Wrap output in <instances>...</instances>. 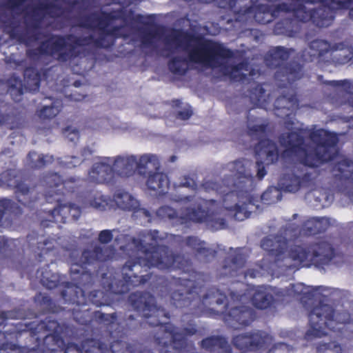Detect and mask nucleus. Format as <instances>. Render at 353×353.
Masks as SVG:
<instances>
[{
	"mask_svg": "<svg viewBox=\"0 0 353 353\" xmlns=\"http://www.w3.org/2000/svg\"><path fill=\"white\" fill-rule=\"evenodd\" d=\"M102 274L101 285L103 289L114 294H123L129 292L130 287H137L149 283L152 290L163 292L177 287L171 294L172 305L176 308L190 307L195 309L201 306L223 305L221 310L210 309V314L214 318H221L227 326L239 330L249 325L254 319L253 309L245 305L247 296L241 292L230 291L228 296L215 287L209 288L203 294V287L197 286L196 281L190 279L172 277L170 281L162 276L153 273L139 276L137 274L128 275L123 273L121 279L110 273Z\"/></svg>",
	"mask_w": 353,
	"mask_h": 353,
	"instance_id": "1",
	"label": "nucleus"
},
{
	"mask_svg": "<svg viewBox=\"0 0 353 353\" xmlns=\"http://www.w3.org/2000/svg\"><path fill=\"white\" fill-rule=\"evenodd\" d=\"M113 19L108 21L106 26L102 25L98 37L93 34L77 36L74 34H51L41 41L36 48L26 50V56L32 60H38L41 57H49L59 63L70 65L75 60L81 59L85 54L83 47L94 46L97 48H110L114 46L117 39L122 37L121 30L126 26L139 23L150 25L145 17L141 14H134L123 9L107 12ZM146 18L150 19L151 16Z\"/></svg>",
	"mask_w": 353,
	"mask_h": 353,
	"instance_id": "2",
	"label": "nucleus"
},
{
	"mask_svg": "<svg viewBox=\"0 0 353 353\" xmlns=\"http://www.w3.org/2000/svg\"><path fill=\"white\" fill-rule=\"evenodd\" d=\"M114 254L112 247L99 245H96L92 250L75 249L70 253V272L76 283H65L61 296L65 303L72 305L68 311L71 312L74 320L79 324H90V308H85L90 303L101 306L106 302V300H103L104 292L101 290H92L87 295V291L92 287L95 276L99 273L98 270L92 272L88 267L111 259Z\"/></svg>",
	"mask_w": 353,
	"mask_h": 353,
	"instance_id": "3",
	"label": "nucleus"
},
{
	"mask_svg": "<svg viewBox=\"0 0 353 353\" xmlns=\"http://www.w3.org/2000/svg\"><path fill=\"white\" fill-rule=\"evenodd\" d=\"M130 307L143 318L137 320L133 315H129L125 319L128 330H138L149 327H159L161 336H154L155 351L157 353H176L187 346V337L197 332L195 325H190L180 331L170 323L163 322V319L169 320L170 315L164 308L159 307L156 298L146 291L132 292L128 297Z\"/></svg>",
	"mask_w": 353,
	"mask_h": 353,
	"instance_id": "4",
	"label": "nucleus"
},
{
	"mask_svg": "<svg viewBox=\"0 0 353 353\" xmlns=\"http://www.w3.org/2000/svg\"><path fill=\"white\" fill-rule=\"evenodd\" d=\"M164 41L166 46L174 44L176 48H183L185 50H188L189 44L193 42L196 46L188 50L190 61L203 63L212 69L220 68L223 75L234 82L243 83L248 79L246 74L240 72L241 70H247L246 63L241 62L235 65H228L221 62V60L230 59L234 57L233 51L222 43L179 29L174 30Z\"/></svg>",
	"mask_w": 353,
	"mask_h": 353,
	"instance_id": "5",
	"label": "nucleus"
},
{
	"mask_svg": "<svg viewBox=\"0 0 353 353\" xmlns=\"http://www.w3.org/2000/svg\"><path fill=\"white\" fill-rule=\"evenodd\" d=\"M308 137L314 144L309 149L301 132L292 131L281 134L279 141L285 148L281 157L285 159L294 156L302 165L311 168H319L337 157L339 141L337 133L324 128L311 129L308 132Z\"/></svg>",
	"mask_w": 353,
	"mask_h": 353,
	"instance_id": "6",
	"label": "nucleus"
},
{
	"mask_svg": "<svg viewBox=\"0 0 353 353\" xmlns=\"http://www.w3.org/2000/svg\"><path fill=\"white\" fill-rule=\"evenodd\" d=\"M288 241L282 234L269 235L264 237L261 243V248L274 258L279 267L297 269L314 265L323 268L329 265L335 256V250L327 241L312 243L308 245H292L286 254Z\"/></svg>",
	"mask_w": 353,
	"mask_h": 353,
	"instance_id": "7",
	"label": "nucleus"
},
{
	"mask_svg": "<svg viewBox=\"0 0 353 353\" xmlns=\"http://www.w3.org/2000/svg\"><path fill=\"white\" fill-rule=\"evenodd\" d=\"M294 52L293 48L276 46L270 49L264 57L265 65L269 68L276 69L274 79L278 87L286 89L274 103L275 114L281 118L290 117L299 106V99L293 83L304 77V65L295 61L285 63Z\"/></svg>",
	"mask_w": 353,
	"mask_h": 353,
	"instance_id": "8",
	"label": "nucleus"
},
{
	"mask_svg": "<svg viewBox=\"0 0 353 353\" xmlns=\"http://www.w3.org/2000/svg\"><path fill=\"white\" fill-rule=\"evenodd\" d=\"M139 236L148 239L151 243H145L142 239L133 237L131 243L134 248L141 252L143 256H137L128 260L123 265L122 270L130 272L137 265L142 268H157L160 270H182L183 271L189 266L190 261L183 256L174 254L168 246L159 245L163 238L159 236L157 230L142 231Z\"/></svg>",
	"mask_w": 353,
	"mask_h": 353,
	"instance_id": "9",
	"label": "nucleus"
},
{
	"mask_svg": "<svg viewBox=\"0 0 353 353\" xmlns=\"http://www.w3.org/2000/svg\"><path fill=\"white\" fill-rule=\"evenodd\" d=\"M252 163L247 159L241 158L227 164L231 174L221 180V183L214 181H205L202 188L205 192L214 191L221 195L223 203L229 201L230 198L246 197L249 188L253 183L251 172Z\"/></svg>",
	"mask_w": 353,
	"mask_h": 353,
	"instance_id": "10",
	"label": "nucleus"
},
{
	"mask_svg": "<svg viewBox=\"0 0 353 353\" xmlns=\"http://www.w3.org/2000/svg\"><path fill=\"white\" fill-rule=\"evenodd\" d=\"M148 163H152L154 166L159 165L155 154H145L139 161L135 156L117 157L113 165L103 162L95 163L88 172V179L95 183L112 184L117 175L127 174L125 170L131 171L134 167L139 173L144 174Z\"/></svg>",
	"mask_w": 353,
	"mask_h": 353,
	"instance_id": "11",
	"label": "nucleus"
},
{
	"mask_svg": "<svg viewBox=\"0 0 353 353\" xmlns=\"http://www.w3.org/2000/svg\"><path fill=\"white\" fill-rule=\"evenodd\" d=\"M25 327L26 331L23 334L28 332L35 342L32 348V352L57 353L65 345L61 336L62 327L57 321L52 319L51 317H46L40 321L26 323Z\"/></svg>",
	"mask_w": 353,
	"mask_h": 353,
	"instance_id": "12",
	"label": "nucleus"
},
{
	"mask_svg": "<svg viewBox=\"0 0 353 353\" xmlns=\"http://www.w3.org/2000/svg\"><path fill=\"white\" fill-rule=\"evenodd\" d=\"M310 329L305 338H321L326 336L328 331H335L339 324H347L351 321V315L347 310L336 312L330 305L320 302L309 313Z\"/></svg>",
	"mask_w": 353,
	"mask_h": 353,
	"instance_id": "13",
	"label": "nucleus"
},
{
	"mask_svg": "<svg viewBox=\"0 0 353 353\" xmlns=\"http://www.w3.org/2000/svg\"><path fill=\"white\" fill-rule=\"evenodd\" d=\"M268 125L262 123L259 125H248V134L259 142L254 146L256 155L264 156L268 165L276 163L279 158V149L276 144L268 137Z\"/></svg>",
	"mask_w": 353,
	"mask_h": 353,
	"instance_id": "14",
	"label": "nucleus"
},
{
	"mask_svg": "<svg viewBox=\"0 0 353 353\" xmlns=\"http://www.w3.org/2000/svg\"><path fill=\"white\" fill-rule=\"evenodd\" d=\"M231 252L224 259L222 265L217 270V276L219 279L226 277H235L242 274L245 277L256 278L260 274V272L254 269H248L243 271L246 263V257L241 252V248L231 249Z\"/></svg>",
	"mask_w": 353,
	"mask_h": 353,
	"instance_id": "15",
	"label": "nucleus"
},
{
	"mask_svg": "<svg viewBox=\"0 0 353 353\" xmlns=\"http://www.w3.org/2000/svg\"><path fill=\"white\" fill-rule=\"evenodd\" d=\"M26 331L25 324L8 323L7 312L0 314V353H11L18 348L13 340L23 334Z\"/></svg>",
	"mask_w": 353,
	"mask_h": 353,
	"instance_id": "16",
	"label": "nucleus"
},
{
	"mask_svg": "<svg viewBox=\"0 0 353 353\" xmlns=\"http://www.w3.org/2000/svg\"><path fill=\"white\" fill-rule=\"evenodd\" d=\"M63 8L54 2L40 3L32 8L30 12L25 14V23L29 30H37L41 28L42 22L46 15L51 18L61 17Z\"/></svg>",
	"mask_w": 353,
	"mask_h": 353,
	"instance_id": "17",
	"label": "nucleus"
},
{
	"mask_svg": "<svg viewBox=\"0 0 353 353\" xmlns=\"http://www.w3.org/2000/svg\"><path fill=\"white\" fill-rule=\"evenodd\" d=\"M179 219H181V225L188 222L204 223L213 230H221L227 226L225 219L216 217L214 212L205 210L200 204L196 208H186Z\"/></svg>",
	"mask_w": 353,
	"mask_h": 353,
	"instance_id": "18",
	"label": "nucleus"
},
{
	"mask_svg": "<svg viewBox=\"0 0 353 353\" xmlns=\"http://www.w3.org/2000/svg\"><path fill=\"white\" fill-rule=\"evenodd\" d=\"M0 187L14 189L17 201L25 207L33 208L38 196H32L34 189L30 188L24 182L19 181L17 176L8 172L0 174Z\"/></svg>",
	"mask_w": 353,
	"mask_h": 353,
	"instance_id": "19",
	"label": "nucleus"
},
{
	"mask_svg": "<svg viewBox=\"0 0 353 353\" xmlns=\"http://www.w3.org/2000/svg\"><path fill=\"white\" fill-rule=\"evenodd\" d=\"M296 17L300 21H312L318 27H327L334 20V15L329 7L315 8L307 10L303 4H299L294 9Z\"/></svg>",
	"mask_w": 353,
	"mask_h": 353,
	"instance_id": "20",
	"label": "nucleus"
},
{
	"mask_svg": "<svg viewBox=\"0 0 353 353\" xmlns=\"http://www.w3.org/2000/svg\"><path fill=\"white\" fill-rule=\"evenodd\" d=\"M337 48L332 47L330 43L323 39H315L309 44V48L302 52L303 61L312 62L316 61L318 64L330 62L332 54L336 51Z\"/></svg>",
	"mask_w": 353,
	"mask_h": 353,
	"instance_id": "21",
	"label": "nucleus"
},
{
	"mask_svg": "<svg viewBox=\"0 0 353 353\" xmlns=\"http://www.w3.org/2000/svg\"><path fill=\"white\" fill-rule=\"evenodd\" d=\"M155 156L157 157V155ZM158 161H159V160H158ZM150 165L155 170H159L160 168V162H159L158 166H154L152 163H148L147 168L144 170V174H140L141 175L146 176V174L148 173L145 181L148 189L154 192V194L157 196L165 194L169 190L170 184L168 176L163 172H148L147 170L149 168Z\"/></svg>",
	"mask_w": 353,
	"mask_h": 353,
	"instance_id": "22",
	"label": "nucleus"
},
{
	"mask_svg": "<svg viewBox=\"0 0 353 353\" xmlns=\"http://www.w3.org/2000/svg\"><path fill=\"white\" fill-rule=\"evenodd\" d=\"M268 335L263 331L235 336L233 345L239 350L254 351L261 348L266 343Z\"/></svg>",
	"mask_w": 353,
	"mask_h": 353,
	"instance_id": "23",
	"label": "nucleus"
},
{
	"mask_svg": "<svg viewBox=\"0 0 353 353\" xmlns=\"http://www.w3.org/2000/svg\"><path fill=\"white\" fill-rule=\"evenodd\" d=\"M312 180L309 172L298 174L294 171L285 173L281 176L279 185L285 192L295 193L301 188L307 186Z\"/></svg>",
	"mask_w": 353,
	"mask_h": 353,
	"instance_id": "24",
	"label": "nucleus"
},
{
	"mask_svg": "<svg viewBox=\"0 0 353 353\" xmlns=\"http://www.w3.org/2000/svg\"><path fill=\"white\" fill-rule=\"evenodd\" d=\"M274 294H277L272 288L259 286L252 295V304L256 308L259 310L274 308L276 300Z\"/></svg>",
	"mask_w": 353,
	"mask_h": 353,
	"instance_id": "25",
	"label": "nucleus"
},
{
	"mask_svg": "<svg viewBox=\"0 0 353 353\" xmlns=\"http://www.w3.org/2000/svg\"><path fill=\"white\" fill-rule=\"evenodd\" d=\"M110 19L113 18L110 14H107V12H102L101 14L92 12L80 17L76 26L92 31L98 30L99 32L102 25L106 26Z\"/></svg>",
	"mask_w": 353,
	"mask_h": 353,
	"instance_id": "26",
	"label": "nucleus"
},
{
	"mask_svg": "<svg viewBox=\"0 0 353 353\" xmlns=\"http://www.w3.org/2000/svg\"><path fill=\"white\" fill-rule=\"evenodd\" d=\"M83 208L91 207L97 210L104 211L110 205L112 200L101 192L91 190L81 196Z\"/></svg>",
	"mask_w": 353,
	"mask_h": 353,
	"instance_id": "27",
	"label": "nucleus"
},
{
	"mask_svg": "<svg viewBox=\"0 0 353 353\" xmlns=\"http://www.w3.org/2000/svg\"><path fill=\"white\" fill-rule=\"evenodd\" d=\"M45 181L49 188L52 189L50 192L57 194V191L61 190L62 193L64 191L68 192H74L76 191L75 181H63L61 176L57 173H52L46 176Z\"/></svg>",
	"mask_w": 353,
	"mask_h": 353,
	"instance_id": "28",
	"label": "nucleus"
},
{
	"mask_svg": "<svg viewBox=\"0 0 353 353\" xmlns=\"http://www.w3.org/2000/svg\"><path fill=\"white\" fill-rule=\"evenodd\" d=\"M185 245L193 250L196 255L203 257L206 261L216 255V251L205 246V241H201L197 236H189L185 239Z\"/></svg>",
	"mask_w": 353,
	"mask_h": 353,
	"instance_id": "29",
	"label": "nucleus"
},
{
	"mask_svg": "<svg viewBox=\"0 0 353 353\" xmlns=\"http://www.w3.org/2000/svg\"><path fill=\"white\" fill-rule=\"evenodd\" d=\"M334 178L341 183L350 182L353 176V161L344 158L338 161L333 168Z\"/></svg>",
	"mask_w": 353,
	"mask_h": 353,
	"instance_id": "30",
	"label": "nucleus"
},
{
	"mask_svg": "<svg viewBox=\"0 0 353 353\" xmlns=\"http://www.w3.org/2000/svg\"><path fill=\"white\" fill-rule=\"evenodd\" d=\"M201 347L206 351L212 352L223 350L225 353H232V348L227 339L222 336H211L201 341Z\"/></svg>",
	"mask_w": 353,
	"mask_h": 353,
	"instance_id": "31",
	"label": "nucleus"
},
{
	"mask_svg": "<svg viewBox=\"0 0 353 353\" xmlns=\"http://www.w3.org/2000/svg\"><path fill=\"white\" fill-rule=\"evenodd\" d=\"M250 192V188H249L248 196L246 197L244 196L238 199L235 197L230 198L229 201L232 200L234 202V204L232 205H228L227 203L228 202L223 203L224 208L233 215L234 220L241 221L249 217L250 212L246 210V207L240 205L237 201L242 202L243 204H245L246 202L245 201H243V199H245L246 200H249Z\"/></svg>",
	"mask_w": 353,
	"mask_h": 353,
	"instance_id": "32",
	"label": "nucleus"
},
{
	"mask_svg": "<svg viewBox=\"0 0 353 353\" xmlns=\"http://www.w3.org/2000/svg\"><path fill=\"white\" fill-rule=\"evenodd\" d=\"M114 201L117 206L125 211H131L138 207V201L130 194L124 191H119L114 194Z\"/></svg>",
	"mask_w": 353,
	"mask_h": 353,
	"instance_id": "33",
	"label": "nucleus"
},
{
	"mask_svg": "<svg viewBox=\"0 0 353 353\" xmlns=\"http://www.w3.org/2000/svg\"><path fill=\"white\" fill-rule=\"evenodd\" d=\"M24 81L26 88L30 91L39 89L41 80V72L34 67L26 68L23 72Z\"/></svg>",
	"mask_w": 353,
	"mask_h": 353,
	"instance_id": "34",
	"label": "nucleus"
},
{
	"mask_svg": "<svg viewBox=\"0 0 353 353\" xmlns=\"http://www.w3.org/2000/svg\"><path fill=\"white\" fill-rule=\"evenodd\" d=\"M6 83L8 92L10 94L12 99L15 102L21 101L24 90L21 79L15 75H12L7 80Z\"/></svg>",
	"mask_w": 353,
	"mask_h": 353,
	"instance_id": "35",
	"label": "nucleus"
},
{
	"mask_svg": "<svg viewBox=\"0 0 353 353\" xmlns=\"http://www.w3.org/2000/svg\"><path fill=\"white\" fill-rule=\"evenodd\" d=\"M150 25H143L145 27H154L149 30H146L143 28L139 29L140 32L141 43L143 47L149 48L153 43V39L160 34L161 28L159 27L154 22H149Z\"/></svg>",
	"mask_w": 353,
	"mask_h": 353,
	"instance_id": "36",
	"label": "nucleus"
},
{
	"mask_svg": "<svg viewBox=\"0 0 353 353\" xmlns=\"http://www.w3.org/2000/svg\"><path fill=\"white\" fill-rule=\"evenodd\" d=\"M70 203L61 204L50 211V215L53 221L59 223H67L70 222Z\"/></svg>",
	"mask_w": 353,
	"mask_h": 353,
	"instance_id": "37",
	"label": "nucleus"
},
{
	"mask_svg": "<svg viewBox=\"0 0 353 353\" xmlns=\"http://www.w3.org/2000/svg\"><path fill=\"white\" fill-rule=\"evenodd\" d=\"M61 105L60 102L54 101L50 105H44L37 111L38 117L42 120L50 121L54 119L61 111Z\"/></svg>",
	"mask_w": 353,
	"mask_h": 353,
	"instance_id": "38",
	"label": "nucleus"
},
{
	"mask_svg": "<svg viewBox=\"0 0 353 353\" xmlns=\"http://www.w3.org/2000/svg\"><path fill=\"white\" fill-rule=\"evenodd\" d=\"M295 20L292 18H285L276 23L274 27L275 34H283L288 37H293L296 32L293 30Z\"/></svg>",
	"mask_w": 353,
	"mask_h": 353,
	"instance_id": "39",
	"label": "nucleus"
},
{
	"mask_svg": "<svg viewBox=\"0 0 353 353\" xmlns=\"http://www.w3.org/2000/svg\"><path fill=\"white\" fill-rule=\"evenodd\" d=\"M325 230V227L323 225V220L320 219L307 220L303 226V233L307 236L319 234L324 232Z\"/></svg>",
	"mask_w": 353,
	"mask_h": 353,
	"instance_id": "40",
	"label": "nucleus"
},
{
	"mask_svg": "<svg viewBox=\"0 0 353 353\" xmlns=\"http://www.w3.org/2000/svg\"><path fill=\"white\" fill-rule=\"evenodd\" d=\"M34 301L38 303L43 310L49 313H59L62 310V308L57 306L49 296L41 293H39L35 296Z\"/></svg>",
	"mask_w": 353,
	"mask_h": 353,
	"instance_id": "41",
	"label": "nucleus"
},
{
	"mask_svg": "<svg viewBox=\"0 0 353 353\" xmlns=\"http://www.w3.org/2000/svg\"><path fill=\"white\" fill-rule=\"evenodd\" d=\"M186 63V59L181 57H174L168 61V67L172 74L183 76L188 72Z\"/></svg>",
	"mask_w": 353,
	"mask_h": 353,
	"instance_id": "42",
	"label": "nucleus"
},
{
	"mask_svg": "<svg viewBox=\"0 0 353 353\" xmlns=\"http://www.w3.org/2000/svg\"><path fill=\"white\" fill-rule=\"evenodd\" d=\"M157 215L162 219H167L173 224L181 225V215H179L176 210L168 205H163L157 210Z\"/></svg>",
	"mask_w": 353,
	"mask_h": 353,
	"instance_id": "43",
	"label": "nucleus"
},
{
	"mask_svg": "<svg viewBox=\"0 0 353 353\" xmlns=\"http://www.w3.org/2000/svg\"><path fill=\"white\" fill-rule=\"evenodd\" d=\"M265 90L263 85L256 83L249 90V98L250 102L255 106H261L264 100Z\"/></svg>",
	"mask_w": 353,
	"mask_h": 353,
	"instance_id": "44",
	"label": "nucleus"
},
{
	"mask_svg": "<svg viewBox=\"0 0 353 353\" xmlns=\"http://www.w3.org/2000/svg\"><path fill=\"white\" fill-rule=\"evenodd\" d=\"M341 345L336 341L319 343L316 347L317 353H342Z\"/></svg>",
	"mask_w": 353,
	"mask_h": 353,
	"instance_id": "45",
	"label": "nucleus"
},
{
	"mask_svg": "<svg viewBox=\"0 0 353 353\" xmlns=\"http://www.w3.org/2000/svg\"><path fill=\"white\" fill-rule=\"evenodd\" d=\"M16 203L11 199H0V224L3 223V219L7 212H12Z\"/></svg>",
	"mask_w": 353,
	"mask_h": 353,
	"instance_id": "46",
	"label": "nucleus"
},
{
	"mask_svg": "<svg viewBox=\"0 0 353 353\" xmlns=\"http://www.w3.org/2000/svg\"><path fill=\"white\" fill-rule=\"evenodd\" d=\"M40 32H34L30 36H26L23 34L17 33L13 30L10 32V36L12 38L17 39L20 43L25 44L26 46H29L30 43L32 41H37L39 40Z\"/></svg>",
	"mask_w": 353,
	"mask_h": 353,
	"instance_id": "47",
	"label": "nucleus"
},
{
	"mask_svg": "<svg viewBox=\"0 0 353 353\" xmlns=\"http://www.w3.org/2000/svg\"><path fill=\"white\" fill-rule=\"evenodd\" d=\"M325 83L335 88H343L347 93L353 95V81L344 79L340 81H327Z\"/></svg>",
	"mask_w": 353,
	"mask_h": 353,
	"instance_id": "48",
	"label": "nucleus"
},
{
	"mask_svg": "<svg viewBox=\"0 0 353 353\" xmlns=\"http://www.w3.org/2000/svg\"><path fill=\"white\" fill-rule=\"evenodd\" d=\"M59 275L54 273L50 277L47 276L41 279V284L48 289H54L59 285Z\"/></svg>",
	"mask_w": 353,
	"mask_h": 353,
	"instance_id": "49",
	"label": "nucleus"
},
{
	"mask_svg": "<svg viewBox=\"0 0 353 353\" xmlns=\"http://www.w3.org/2000/svg\"><path fill=\"white\" fill-rule=\"evenodd\" d=\"M28 0H6L3 2V6L12 11L18 12L21 10L22 7Z\"/></svg>",
	"mask_w": 353,
	"mask_h": 353,
	"instance_id": "50",
	"label": "nucleus"
},
{
	"mask_svg": "<svg viewBox=\"0 0 353 353\" xmlns=\"http://www.w3.org/2000/svg\"><path fill=\"white\" fill-rule=\"evenodd\" d=\"M54 158L52 155H39L38 159L32 162V167L34 168H42L46 166L48 164H50L53 162Z\"/></svg>",
	"mask_w": 353,
	"mask_h": 353,
	"instance_id": "51",
	"label": "nucleus"
},
{
	"mask_svg": "<svg viewBox=\"0 0 353 353\" xmlns=\"http://www.w3.org/2000/svg\"><path fill=\"white\" fill-rule=\"evenodd\" d=\"M248 160L250 161L252 163H253L252 161L249 160V159H248ZM254 167H256L257 168V174H256L257 178L259 180H261L267 174L266 170L263 165V162H262L261 161H258L256 163V166H254V163H252V166L251 167V172H252V174L253 176V179L254 178V175H253V172H252V168ZM252 184H254V182L252 183ZM252 186H253V185H252V186L250 187V190H252Z\"/></svg>",
	"mask_w": 353,
	"mask_h": 353,
	"instance_id": "52",
	"label": "nucleus"
},
{
	"mask_svg": "<svg viewBox=\"0 0 353 353\" xmlns=\"http://www.w3.org/2000/svg\"><path fill=\"white\" fill-rule=\"evenodd\" d=\"M179 186L188 188L194 190L197 189V183L189 176H183L180 179Z\"/></svg>",
	"mask_w": 353,
	"mask_h": 353,
	"instance_id": "53",
	"label": "nucleus"
},
{
	"mask_svg": "<svg viewBox=\"0 0 353 353\" xmlns=\"http://www.w3.org/2000/svg\"><path fill=\"white\" fill-rule=\"evenodd\" d=\"M113 239L112 231L110 230H103L99 234L98 240L101 243L107 244Z\"/></svg>",
	"mask_w": 353,
	"mask_h": 353,
	"instance_id": "54",
	"label": "nucleus"
},
{
	"mask_svg": "<svg viewBox=\"0 0 353 353\" xmlns=\"http://www.w3.org/2000/svg\"><path fill=\"white\" fill-rule=\"evenodd\" d=\"M81 214V210L80 207L74 203H70V222L76 221L79 219Z\"/></svg>",
	"mask_w": 353,
	"mask_h": 353,
	"instance_id": "55",
	"label": "nucleus"
},
{
	"mask_svg": "<svg viewBox=\"0 0 353 353\" xmlns=\"http://www.w3.org/2000/svg\"><path fill=\"white\" fill-rule=\"evenodd\" d=\"M132 212H133L132 216H134V217H138V216H143L145 218L151 217V214H150V212L145 208H141L139 202H138L137 208L133 210Z\"/></svg>",
	"mask_w": 353,
	"mask_h": 353,
	"instance_id": "56",
	"label": "nucleus"
},
{
	"mask_svg": "<svg viewBox=\"0 0 353 353\" xmlns=\"http://www.w3.org/2000/svg\"><path fill=\"white\" fill-rule=\"evenodd\" d=\"M53 274L54 272L49 270V264H47L43 268L38 269L36 275L37 278H39L40 283H41V279L43 276H47L48 277H50V276Z\"/></svg>",
	"mask_w": 353,
	"mask_h": 353,
	"instance_id": "57",
	"label": "nucleus"
},
{
	"mask_svg": "<svg viewBox=\"0 0 353 353\" xmlns=\"http://www.w3.org/2000/svg\"><path fill=\"white\" fill-rule=\"evenodd\" d=\"M192 114H193V112L191 109H185V110L179 111L176 114V117L181 120L185 121V120L189 119L192 117Z\"/></svg>",
	"mask_w": 353,
	"mask_h": 353,
	"instance_id": "58",
	"label": "nucleus"
},
{
	"mask_svg": "<svg viewBox=\"0 0 353 353\" xmlns=\"http://www.w3.org/2000/svg\"><path fill=\"white\" fill-rule=\"evenodd\" d=\"M296 8H297V6L292 10L291 8V6L289 5L288 3H279L278 5L276 6L275 10L278 12H290L291 11H293L294 15V17H296V15L294 14V9H296Z\"/></svg>",
	"mask_w": 353,
	"mask_h": 353,
	"instance_id": "59",
	"label": "nucleus"
},
{
	"mask_svg": "<svg viewBox=\"0 0 353 353\" xmlns=\"http://www.w3.org/2000/svg\"><path fill=\"white\" fill-rule=\"evenodd\" d=\"M272 190H266L265 192H264L262 195H261V199L264 201H268L267 203L268 204H270L271 203H273V202H275L274 200H271L270 201H268L269 199H270V194H272Z\"/></svg>",
	"mask_w": 353,
	"mask_h": 353,
	"instance_id": "60",
	"label": "nucleus"
},
{
	"mask_svg": "<svg viewBox=\"0 0 353 353\" xmlns=\"http://www.w3.org/2000/svg\"><path fill=\"white\" fill-rule=\"evenodd\" d=\"M10 119L9 114L2 113L0 111V126L5 124Z\"/></svg>",
	"mask_w": 353,
	"mask_h": 353,
	"instance_id": "61",
	"label": "nucleus"
},
{
	"mask_svg": "<svg viewBox=\"0 0 353 353\" xmlns=\"http://www.w3.org/2000/svg\"><path fill=\"white\" fill-rule=\"evenodd\" d=\"M51 251V249L50 248H41V252L39 254V261L41 262L42 261V256L44 254H48Z\"/></svg>",
	"mask_w": 353,
	"mask_h": 353,
	"instance_id": "62",
	"label": "nucleus"
},
{
	"mask_svg": "<svg viewBox=\"0 0 353 353\" xmlns=\"http://www.w3.org/2000/svg\"><path fill=\"white\" fill-rule=\"evenodd\" d=\"M70 98H71V99L74 100V101H81V100L84 99L85 96L79 94L78 97H76L75 94H72L70 95Z\"/></svg>",
	"mask_w": 353,
	"mask_h": 353,
	"instance_id": "63",
	"label": "nucleus"
},
{
	"mask_svg": "<svg viewBox=\"0 0 353 353\" xmlns=\"http://www.w3.org/2000/svg\"><path fill=\"white\" fill-rule=\"evenodd\" d=\"M6 242L4 237L0 236V250H2L6 245Z\"/></svg>",
	"mask_w": 353,
	"mask_h": 353,
	"instance_id": "64",
	"label": "nucleus"
}]
</instances>
